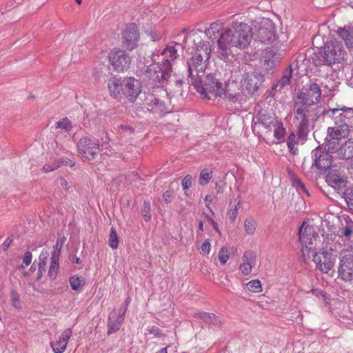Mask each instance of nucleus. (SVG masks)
Returning a JSON list of instances; mask_svg holds the SVG:
<instances>
[{"instance_id": "09e8293b", "label": "nucleus", "mask_w": 353, "mask_h": 353, "mask_svg": "<svg viewBox=\"0 0 353 353\" xmlns=\"http://www.w3.org/2000/svg\"><path fill=\"white\" fill-rule=\"evenodd\" d=\"M343 197L348 206H353V186L344 190Z\"/></svg>"}, {"instance_id": "412c9836", "label": "nucleus", "mask_w": 353, "mask_h": 353, "mask_svg": "<svg viewBox=\"0 0 353 353\" xmlns=\"http://www.w3.org/2000/svg\"><path fill=\"white\" fill-rule=\"evenodd\" d=\"M144 104L146 105L147 109L153 113L165 114L168 112L165 103L159 98H157L152 94H148L145 97Z\"/></svg>"}, {"instance_id": "a878e982", "label": "nucleus", "mask_w": 353, "mask_h": 353, "mask_svg": "<svg viewBox=\"0 0 353 353\" xmlns=\"http://www.w3.org/2000/svg\"><path fill=\"white\" fill-rule=\"evenodd\" d=\"M110 95L114 99H120L123 94V79L121 78L111 77L108 82Z\"/></svg>"}, {"instance_id": "864d4df0", "label": "nucleus", "mask_w": 353, "mask_h": 353, "mask_svg": "<svg viewBox=\"0 0 353 353\" xmlns=\"http://www.w3.org/2000/svg\"><path fill=\"white\" fill-rule=\"evenodd\" d=\"M219 259L221 264H225L229 259V254L228 249L222 247L219 252Z\"/></svg>"}, {"instance_id": "13d9d810", "label": "nucleus", "mask_w": 353, "mask_h": 353, "mask_svg": "<svg viewBox=\"0 0 353 353\" xmlns=\"http://www.w3.org/2000/svg\"><path fill=\"white\" fill-rule=\"evenodd\" d=\"M252 267L245 262H243L239 267V270L243 275H248L252 272Z\"/></svg>"}, {"instance_id": "ea45409f", "label": "nucleus", "mask_w": 353, "mask_h": 353, "mask_svg": "<svg viewBox=\"0 0 353 353\" xmlns=\"http://www.w3.org/2000/svg\"><path fill=\"white\" fill-rule=\"evenodd\" d=\"M57 168H59L61 166H69L70 168L74 167L76 165L74 159H69L68 157H61L54 161Z\"/></svg>"}, {"instance_id": "338daca9", "label": "nucleus", "mask_w": 353, "mask_h": 353, "mask_svg": "<svg viewBox=\"0 0 353 353\" xmlns=\"http://www.w3.org/2000/svg\"><path fill=\"white\" fill-rule=\"evenodd\" d=\"M56 164H53V165H49V164H45L42 168V172L47 173L50 172L54 171L57 170Z\"/></svg>"}, {"instance_id": "603ef678", "label": "nucleus", "mask_w": 353, "mask_h": 353, "mask_svg": "<svg viewBox=\"0 0 353 353\" xmlns=\"http://www.w3.org/2000/svg\"><path fill=\"white\" fill-rule=\"evenodd\" d=\"M146 330L148 332V334H153L155 337L157 338H161L165 336L163 334L162 330L154 325L148 327Z\"/></svg>"}, {"instance_id": "2eb2a0df", "label": "nucleus", "mask_w": 353, "mask_h": 353, "mask_svg": "<svg viewBox=\"0 0 353 353\" xmlns=\"http://www.w3.org/2000/svg\"><path fill=\"white\" fill-rule=\"evenodd\" d=\"M140 39L139 26L135 23L127 24L122 32V39L123 46L128 50L132 51L138 45Z\"/></svg>"}, {"instance_id": "f03ea898", "label": "nucleus", "mask_w": 353, "mask_h": 353, "mask_svg": "<svg viewBox=\"0 0 353 353\" xmlns=\"http://www.w3.org/2000/svg\"><path fill=\"white\" fill-rule=\"evenodd\" d=\"M345 50L341 41L330 40L318 48L315 52L308 54V61L316 67L328 65L332 67L344 60Z\"/></svg>"}, {"instance_id": "49530a36", "label": "nucleus", "mask_w": 353, "mask_h": 353, "mask_svg": "<svg viewBox=\"0 0 353 353\" xmlns=\"http://www.w3.org/2000/svg\"><path fill=\"white\" fill-rule=\"evenodd\" d=\"M244 229L248 234H253L256 230V223L253 219H247L244 222Z\"/></svg>"}, {"instance_id": "9d476101", "label": "nucleus", "mask_w": 353, "mask_h": 353, "mask_svg": "<svg viewBox=\"0 0 353 353\" xmlns=\"http://www.w3.org/2000/svg\"><path fill=\"white\" fill-rule=\"evenodd\" d=\"M256 40L263 43H269L273 42L276 38L275 24L269 18H263L260 22L255 26Z\"/></svg>"}, {"instance_id": "f704fd0d", "label": "nucleus", "mask_w": 353, "mask_h": 353, "mask_svg": "<svg viewBox=\"0 0 353 353\" xmlns=\"http://www.w3.org/2000/svg\"><path fill=\"white\" fill-rule=\"evenodd\" d=\"M59 259L55 258V256L50 257V264L48 270V276L52 281H54L57 276L59 267Z\"/></svg>"}, {"instance_id": "393cba45", "label": "nucleus", "mask_w": 353, "mask_h": 353, "mask_svg": "<svg viewBox=\"0 0 353 353\" xmlns=\"http://www.w3.org/2000/svg\"><path fill=\"white\" fill-rule=\"evenodd\" d=\"M72 333V329L67 328L63 331L61 336H59V341L50 342V346L54 353H63L65 350Z\"/></svg>"}, {"instance_id": "de8ad7c7", "label": "nucleus", "mask_w": 353, "mask_h": 353, "mask_svg": "<svg viewBox=\"0 0 353 353\" xmlns=\"http://www.w3.org/2000/svg\"><path fill=\"white\" fill-rule=\"evenodd\" d=\"M212 176V172H209L208 170H203L200 174L199 183L201 185L207 184Z\"/></svg>"}, {"instance_id": "37998d69", "label": "nucleus", "mask_w": 353, "mask_h": 353, "mask_svg": "<svg viewBox=\"0 0 353 353\" xmlns=\"http://www.w3.org/2000/svg\"><path fill=\"white\" fill-rule=\"evenodd\" d=\"M56 128H61L66 132H70L72 128V123L68 117H64L56 123Z\"/></svg>"}, {"instance_id": "2f4dec72", "label": "nucleus", "mask_w": 353, "mask_h": 353, "mask_svg": "<svg viewBox=\"0 0 353 353\" xmlns=\"http://www.w3.org/2000/svg\"><path fill=\"white\" fill-rule=\"evenodd\" d=\"M176 46L179 47L181 50L185 48L183 43H179L175 41L171 42L165 49H163L161 53L163 55L166 56L165 59H169L168 57H170L172 60H174L179 57L177 53L178 49L176 48Z\"/></svg>"}, {"instance_id": "f8f14e48", "label": "nucleus", "mask_w": 353, "mask_h": 353, "mask_svg": "<svg viewBox=\"0 0 353 353\" xmlns=\"http://www.w3.org/2000/svg\"><path fill=\"white\" fill-rule=\"evenodd\" d=\"M321 115H327L337 123H345L351 126L353 123V108L338 105L334 108H325Z\"/></svg>"}, {"instance_id": "bf43d9fd", "label": "nucleus", "mask_w": 353, "mask_h": 353, "mask_svg": "<svg viewBox=\"0 0 353 353\" xmlns=\"http://www.w3.org/2000/svg\"><path fill=\"white\" fill-rule=\"evenodd\" d=\"M203 214H205V217L208 219V221L210 223V224L212 225V226L214 228V230L217 233H219L220 234H221V231L219 229V225H218L217 222L216 221H214L212 218L209 216L208 214H206L205 213H203Z\"/></svg>"}, {"instance_id": "b1692460", "label": "nucleus", "mask_w": 353, "mask_h": 353, "mask_svg": "<svg viewBox=\"0 0 353 353\" xmlns=\"http://www.w3.org/2000/svg\"><path fill=\"white\" fill-rule=\"evenodd\" d=\"M278 121L275 118L272 117L266 110H259L256 115L253 118L252 129L254 132L255 125L257 123H260L267 129H270L272 125H274Z\"/></svg>"}, {"instance_id": "3c124183", "label": "nucleus", "mask_w": 353, "mask_h": 353, "mask_svg": "<svg viewBox=\"0 0 353 353\" xmlns=\"http://www.w3.org/2000/svg\"><path fill=\"white\" fill-rule=\"evenodd\" d=\"M10 299L12 303V305L15 308H21V301L19 299V294L14 290H12L10 292Z\"/></svg>"}, {"instance_id": "4be33fe9", "label": "nucleus", "mask_w": 353, "mask_h": 353, "mask_svg": "<svg viewBox=\"0 0 353 353\" xmlns=\"http://www.w3.org/2000/svg\"><path fill=\"white\" fill-rule=\"evenodd\" d=\"M350 128L347 124L334 122V126L329 127L327 130V136L330 138L329 141L347 137L350 134Z\"/></svg>"}, {"instance_id": "69168bd1", "label": "nucleus", "mask_w": 353, "mask_h": 353, "mask_svg": "<svg viewBox=\"0 0 353 353\" xmlns=\"http://www.w3.org/2000/svg\"><path fill=\"white\" fill-rule=\"evenodd\" d=\"M211 244L209 239L205 240L201 245L202 251L205 254H209L210 251Z\"/></svg>"}, {"instance_id": "680f3d73", "label": "nucleus", "mask_w": 353, "mask_h": 353, "mask_svg": "<svg viewBox=\"0 0 353 353\" xmlns=\"http://www.w3.org/2000/svg\"><path fill=\"white\" fill-rule=\"evenodd\" d=\"M238 214V208L236 205L228 212V216L230 222H234Z\"/></svg>"}, {"instance_id": "39448f33", "label": "nucleus", "mask_w": 353, "mask_h": 353, "mask_svg": "<svg viewBox=\"0 0 353 353\" xmlns=\"http://www.w3.org/2000/svg\"><path fill=\"white\" fill-rule=\"evenodd\" d=\"M211 55V45L208 41H201L194 44L191 59L187 62L188 66V77H194L203 73L206 68L205 62Z\"/></svg>"}, {"instance_id": "5fc2aeb1", "label": "nucleus", "mask_w": 353, "mask_h": 353, "mask_svg": "<svg viewBox=\"0 0 353 353\" xmlns=\"http://www.w3.org/2000/svg\"><path fill=\"white\" fill-rule=\"evenodd\" d=\"M312 294L319 299H322L324 302L327 303V297L326 292L320 289H312Z\"/></svg>"}, {"instance_id": "4d7b16f0", "label": "nucleus", "mask_w": 353, "mask_h": 353, "mask_svg": "<svg viewBox=\"0 0 353 353\" xmlns=\"http://www.w3.org/2000/svg\"><path fill=\"white\" fill-rule=\"evenodd\" d=\"M339 84V82H336L333 79H329L327 83L324 85V88L327 89L329 92H332L336 90Z\"/></svg>"}, {"instance_id": "8fccbe9b", "label": "nucleus", "mask_w": 353, "mask_h": 353, "mask_svg": "<svg viewBox=\"0 0 353 353\" xmlns=\"http://www.w3.org/2000/svg\"><path fill=\"white\" fill-rule=\"evenodd\" d=\"M294 186L296 187L298 191L303 192L307 196H310V194L308 190L306 188L305 184L299 179H295L293 181Z\"/></svg>"}, {"instance_id": "5701e85b", "label": "nucleus", "mask_w": 353, "mask_h": 353, "mask_svg": "<svg viewBox=\"0 0 353 353\" xmlns=\"http://www.w3.org/2000/svg\"><path fill=\"white\" fill-rule=\"evenodd\" d=\"M124 314H121V311L113 310L110 313L108 321V335H110L117 332L124 321Z\"/></svg>"}, {"instance_id": "72a5a7b5", "label": "nucleus", "mask_w": 353, "mask_h": 353, "mask_svg": "<svg viewBox=\"0 0 353 353\" xmlns=\"http://www.w3.org/2000/svg\"><path fill=\"white\" fill-rule=\"evenodd\" d=\"M298 138L297 134L296 135L294 132H291L288 139H287V145L289 150V152L295 155L297 154L298 148L295 147L296 144H298Z\"/></svg>"}, {"instance_id": "4c0bfd02", "label": "nucleus", "mask_w": 353, "mask_h": 353, "mask_svg": "<svg viewBox=\"0 0 353 353\" xmlns=\"http://www.w3.org/2000/svg\"><path fill=\"white\" fill-rule=\"evenodd\" d=\"M108 245L109 246L114 250L118 248L119 245V237L117 233V230L114 227H112L110 228V233L109 235V239H108Z\"/></svg>"}, {"instance_id": "4468645a", "label": "nucleus", "mask_w": 353, "mask_h": 353, "mask_svg": "<svg viewBox=\"0 0 353 353\" xmlns=\"http://www.w3.org/2000/svg\"><path fill=\"white\" fill-rule=\"evenodd\" d=\"M108 58L114 70L117 72H123L130 67L131 58L125 50L114 49L109 53Z\"/></svg>"}, {"instance_id": "f257e3e1", "label": "nucleus", "mask_w": 353, "mask_h": 353, "mask_svg": "<svg viewBox=\"0 0 353 353\" xmlns=\"http://www.w3.org/2000/svg\"><path fill=\"white\" fill-rule=\"evenodd\" d=\"M253 33L247 23L234 22L232 26L221 32L217 40V53L221 60L227 61L232 54L230 47L245 49L250 45Z\"/></svg>"}, {"instance_id": "58836bf2", "label": "nucleus", "mask_w": 353, "mask_h": 353, "mask_svg": "<svg viewBox=\"0 0 353 353\" xmlns=\"http://www.w3.org/2000/svg\"><path fill=\"white\" fill-rule=\"evenodd\" d=\"M243 262L250 264L252 268L256 264V254L252 250H247L244 252L243 256Z\"/></svg>"}, {"instance_id": "9b49d317", "label": "nucleus", "mask_w": 353, "mask_h": 353, "mask_svg": "<svg viewBox=\"0 0 353 353\" xmlns=\"http://www.w3.org/2000/svg\"><path fill=\"white\" fill-rule=\"evenodd\" d=\"M332 252V248H328L325 246L313 254V261L316 264V269L322 273H327L334 267V259Z\"/></svg>"}, {"instance_id": "f3484780", "label": "nucleus", "mask_w": 353, "mask_h": 353, "mask_svg": "<svg viewBox=\"0 0 353 353\" xmlns=\"http://www.w3.org/2000/svg\"><path fill=\"white\" fill-rule=\"evenodd\" d=\"M123 94L130 103H134L141 92V82L134 77L123 79Z\"/></svg>"}, {"instance_id": "79ce46f5", "label": "nucleus", "mask_w": 353, "mask_h": 353, "mask_svg": "<svg viewBox=\"0 0 353 353\" xmlns=\"http://www.w3.org/2000/svg\"><path fill=\"white\" fill-rule=\"evenodd\" d=\"M247 289L252 292H259L262 290L261 283L259 279H254L245 284Z\"/></svg>"}, {"instance_id": "6ab92c4d", "label": "nucleus", "mask_w": 353, "mask_h": 353, "mask_svg": "<svg viewBox=\"0 0 353 353\" xmlns=\"http://www.w3.org/2000/svg\"><path fill=\"white\" fill-rule=\"evenodd\" d=\"M223 94L233 103L242 101L245 97L241 90V84L239 85L236 81H228L225 85H223Z\"/></svg>"}, {"instance_id": "a19ab883", "label": "nucleus", "mask_w": 353, "mask_h": 353, "mask_svg": "<svg viewBox=\"0 0 353 353\" xmlns=\"http://www.w3.org/2000/svg\"><path fill=\"white\" fill-rule=\"evenodd\" d=\"M221 29V26L218 23H212L210 24V27L205 30V34L209 37L210 39H215L216 37V33L219 34Z\"/></svg>"}, {"instance_id": "c9c22d12", "label": "nucleus", "mask_w": 353, "mask_h": 353, "mask_svg": "<svg viewBox=\"0 0 353 353\" xmlns=\"http://www.w3.org/2000/svg\"><path fill=\"white\" fill-rule=\"evenodd\" d=\"M71 288L74 291H79L81 287L85 285V278L83 276H72L69 278Z\"/></svg>"}, {"instance_id": "aec40b11", "label": "nucleus", "mask_w": 353, "mask_h": 353, "mask_svg": "<svg viewBox=\"0 0 353 353\" xmlns=\"http://www.w3.org/2000/svg\"><path fill=\"white\" fill-rule=\"evenodd\" d=\"M325 181L330 187L335 190H340L345 186L347 181L344 179L342 171L339 169L327 170L325 175Z\"/></svg>"}, {"instance_id": "e2e57ef3", "label": "nucleus", "mask_w": 353, "mask_h": 353, "mask_svg": "<svg viewBox=\"0 0 353 353\" xmlns=\"http://www.w3.org/2000/svg\"><path fill=\"white\" fill-rule=\"evenodd\" d=\"M131 299L130 297H128L125 301L122 303L121 306V309L118 311H121V314H124V316H125L126 311L128 310V305L130 303Z\"/></svg>"}, {"instance_id": "cd10ccee", "label": "nucleus", "mask_w": 353, "mask_h": 353, "mask_svg": "<svg viewBox=\"0 0 353 353\" xmlns=\"http://www.w3.org/2000/svg\"><path fill=\"white\" fill-rule=\"evenodd\" d=\"M339 37L342 39L349 50L353 49V26L344 28H339L336 30Z\"/></svg>"}, {"instance_id": "c03bdc74", "label": "nucleus", "mask_w": 353, "mask_h": 353, "mask_svg": "<svg viewBox=\"0 0 353 353\" xmlns=\"http://www.w3.org/2000/svg\"><path fill=\"white\" fill-rule=\"evenodd\" d=\"M150 211L151 208L150 202L144 201L141 213L145 221L146 222H148L151 219Z\"/></svg>"}, {"instance_id": "6e6d98bb", "label": "nucleus", "mask_w": 353, "mask_h": 353, "mask_svg": "<svg viewBox=\"0 0 353 353\" xmlns=\"http://www.w3.org/2000/svg\"><path fill=\"white\" fill-rule=\"evenodd\" d=\"M192 177L191 175H186L182 180L181 185L183 190H188L192 185Z\"/></svg>"}, {"instance_id": "052dcab7", "label": "nucleus", "mask_w": 353, "mask_h": 353, "mask_svg": "<svg viewBox=\"0 0 353 353\" xmlns=\"http://www.w3.org/2000/svg\"><path fill=\"white\" fill-rule=\"evenodd\" d=\"M32 254L30 251H26L23 257V263L26 266L29 265L32 262Z\"/></svg>"}, {"instance_id": "a18cd8bd", "label": "nucleus", "mask_w": 353, "mask_h": 353, "mask_svg": "<svg viewBox=\"0 0 353 353\" xmlns=\"http://www.w3.org/2000/svg\"><path fill=\"white\" fill-rule=\"evenodd\" d=\"M347 225L340 229L341 236L346 237L347 239H350V236L353 234V225H348L349 223H353L351 219L346 221Z\"/></svg>"}, {"instance_id": "c85d7f7f", "label": "nucleus", "mask_w": 353, "mask_h": 353, "mask_svg": "<svg viewBox=\"0 0 353 353\" xmlns=\"http://www.w3.org/2000/svg\"><path fill=\"white\" fill-rule=\"evenodd\" d=\"M195 319L201 320L203 323L209 325L219 326L221 325V321L215 314L205 312H195L193 314Z\"/></svg>"}, {"instance_id": "0e129e2a", "label": "nucleus", "mask_w": 353, "mask_h": 353, "mask_svg": "<svg viewBox=\"0 0 353 353\" xmlns=\"http://www.w3.org/2000/svg\"><path fill=\"white\" fill-rule=\"evenodd\" d=\"M48 257V252L47 251H42L39 255V265H42V263L45 264L46 266V261Z\"/></svg>"}, {"instance_id": "bb28decb", "label": "nucleus", "mask_w": 353, "mask_h": 353, "mask_svg": "<svg viewBox=\"0 0 353 353\" xmlns=\"http://www.w3.org/2000/svg\"><path fill=\"white\" fill-rule=\"evenodd\" d=\"M336 152L340 159H350L353 158V139H349L345 141Z\"/></svg>"}, {"instance_id": "dca6fc26", "label": "nucleus", "mask_w": 353, "mask_h": 353, "mask_svg": "<svg viewBox=\"0 0 353 353\" xmlns=\"http://www.w3.org/2000/svg\"><path fill=\"white\" fill-rule=\"evenodd\" d=\"M338 279L347 283L353 282V254H347L340 259L337 268Z\"/></svg>"}, {"instance_id": "423d86ee", "label": "nucleus", "mask_w": 353, "mask_h": 353, "mask_svg": "<svg viewBox=\"0 0 353 353\" xmlns=\"http://www.w3.org/2000/svg\"><path fill=\"white\" fill-rule=\"evenodd\" d=\"M294 123L297 128L299 140L306 141L310 131L311 121H316L321 115L315 112L314 108H310L294 104Z\"/></svg>"}, {"instance_id": "1a4fd4ad", "label": "nucleus", "mask_w": 353, "mask_h": 353, "mask_svg": "<svg viewBox=\"0 0 353 353\" xmlns=\"http://www.w3.org/2000/svg\"><path fill=\"white\" fill-rule=\"evenodd\" d=\"M321 89L316 83L307 84L302 90L297 92L294 104L314 108L320 101Z\"/></svg>"}, {"instance_id": "e433bc0d", "label": "nucleus", "mask_w": 353, "mask_h": 353, "mask_svg": "<svg viewBox=\"0 0 353 353\" xmlns=\"http://www.w3.org/2000/svg\"><path fill=\"white\" fill-rule=\"evenodd\" d=\"M66 240L65 236H63L57 239L55 245L53 246V252H52L51 257L59 259L61 248Z\"/></svg>"}, {"instance_id": "20e7f679", "label": "nucleus", "mask_w": 353, "mask_h": 353, "mask_svg": "<svg viewBox=\"0 0 353 353\" xmlns=\"http://www.w3.org/2000/svg\"><path fill=\"white\" fill-rule=\"evenodd\" d=\"M220 74L210 73L203 80V75L199 74L191 79H187L188 83L191 84L205 98L211 99L212 96L216 97L223 94V83L220 80Z\"/></svg>"}, {"instance_id": "ddd939ff", "label": "nucleus", "mask_w": 353, "mask_h": 353, "mask_svg": "<svg viewBox=\"0 0 353 353\" xmlns=\"http://www.w3.org/2000/svg\"><path fill=\"white\" fill-rule=\"evenodd\" d=\"M100 146L99 141L90 137H83L77 143L79 153L88 161H93L96 159L101 150Z\"/></svg>"}, {"instance_id": "0eeeda50", "label": "nucleus", "mask_w": 353, "mask_h": 353, "mask_svg": "<svg viewBox=\"0 0 353 353\" xmlns=\"http://www.w3.org/2000/svg\"><path fill=\"white\" fill-rule=\"evenodd\" d=\"M265 76L258 71L245 72L241 79V90L246 98L258 97L265 89Z\"/></svg>"}, {"instance_id": "a211bd4d", "label": "nucleus", "mask_w": 353, "mask_h": 353, "mask_svg": "<svg viewBox=\"0 0 353 353\" xmlns=\"http://www.w3.org/2000/svg\"><path fill=\"white\" fill-rule=\"evenodd\" d=\"M281 59V55L272 48H267L261 58V63L263 69L268 73L272 72Z\"/></svg>"}, {"instance_id": "473e14b6", "label": "nucleus", "mask_w": 353, "mask_h": 353, "mask_svg": "<svg viewBox=\"0 0 353 353\" xmlns=\"http://www.w3.org/2000/svg\"><path fill=\"white\" fill-rule=\"evenodd\" d=\"M273 126L274 127V136L278 141V143L283 141L286 130L283 127V123L279 121H276V123Z\"/></svg>"}, {"instance_id": "774afa93", "label": "nucleus", "mask_w": 353, "mask_h": 353, "mask_svg": "<svg viewBox=\"0 0 353 353\" xmlns=\"http://www.w3.org/2000/svg\"><path fill=\"white\" fill-rule=\"evenodd\" d=\"M163 198L165 203H170L172 201V193L170 190H167L163 192Z\"/></svg>"}, {"instance_id": "7ed1b4c3", "label": "nucleus", "mask_w": 353, "mask_h": 353, "mask_svg": "<svg viewBox=\"0 0 353 353\" xmlns=\"http://www.w3.org/2000/svg\"><path fill=\"white\" fill-rule=\"evenodd\" d=\"M143 81L151 88L163 87L172 79V67L168 59L152 63L141 70Z\"/></svg>"}, {"instance_id": "6e6552de", "label": "nucleus", "mask_w": 353, "mask_h": 353, "mask_svg": "<svg viewBox=\"0 0 353 353\" xmlns=\"http://www.w3.org/2000/svg\"><path fill=\"white\" fill-rule=\"evenodd\" d=\"M331 143L332 142L329 141V143L325 145H319L312 150V163L310 167L312 170L316 169L320 171H327L332 167L334 161L332 155L334 147L331 146Z\"/></svg>"}, {"instance_id": "7c9ffc66", "label": "nucleus", "mask_w": 353, "mask_h": 353, "mask_svg": "<svg viewBox=\"0 0 353 353\" xmlns=\"http://www.w3.org/2000/svg\"><path fill=\"white\" fill-rule=\"evenodd\" d=\"M299 235L301 243L302 244H305V247L307 248L308 245L312 244V238L314 236V235H317V234L315 233L313 231V228L310 227L305 228L304 230L303 231L302 225L299 229Z\"/></svg>"}, {"instance_id": "c756f323", "label": "nucleus", "mask_w": 353, "mask_h": 353, "mask_svg": "<svg viewBox=\"0 0 353 353\" xmlns=\"http://www.w3.org/2000/svg\"><path fill=\"white\" fill-rule=\"evenodd\" d=\"M292 74V68L291 65H290L287 68H285L283 71V75L280 79H279L276 83H274L272 86V90H276L277 88H279V90H282L285 85H289L291 82Z\"/></svg>"}]
</instances>
